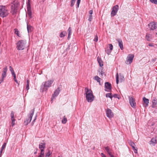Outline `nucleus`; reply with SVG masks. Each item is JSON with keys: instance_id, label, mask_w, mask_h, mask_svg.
Here are the masks:
<instances>
[{"instance_id": "1", "label": "nucleus", "mask_w": 157, "mask_h": 157, "mask_svg": "<svg viewBox=\"0 0 157 157\" xmlns=\"http://www.w3.org/2000/svg\"><path fill=\"white\" fill-rule=\"evenodd\" d=\"M86 99L89 102H92L94 99V97L92 90L86 87L85 89V94Z\"/></svg>"}, {"instance_id": "2", "label": "nucleus", "mask_w": 157, "mask_h": 157, "mask_svg": "<svg viewBox=\"0 0 157 157\" xmlns=\"http://www.w3.org/2000/svg\"><path fill=\"white\" fill-rule=\"evenodd\" d=\"M53 82V79H51L43 82L41 86L40 91L43 92L44 91L47 90L48 88L51 86Z\"/></svg>"}, {"instance_id": "3", "label": "nucleus", "mask_w": 157, "mask_h": 157, "mask_svg": "<svg viewBox=\"0 0 157 157\" xmlns=\"http://www.w3.org/2000/svg\"><path fill=\"white\" fill-rule=\"evenodd\" d=\"M27 42L25 40H21L17 43V48L19 50L24 49L27 47Z\"/></svg>"}, {"instance_id": "4", "label": "nucleus", "mask_w": 157, "mask_h": 157, "mask_svg": "<svg viewBox=\"0 0 157 157\" xmlns=\"http://www.w3.org/2000/svg\"><path fill=\"white\" fill-rule=\"evenodd\" d=\"M9 14V11L5 6H0V16L4 17Z\"/></svg>"}, {"instance_id": "5", "label": "nucleus", "mask_w": 157, "mask_h": 157, "mask_svg": "<svg viewBox=\"0 0 157 157\" xmlns=\"http://www.w3.org/2000/svg\"><path fill=\"white\" fill-rule=\"evenodd\" d=\"M34 112V109H32L30 112L29 114L28 115V117L26 119V120L24 121L25 125H27L30 123L32 120L33 115Z\"/></svg>"}, {"instance_id": "6", "label": "nucleus", "mask_w": 157, "mask_h": 157, "mask_svg": "<svg viewBox=\"0 0 157 157\" xmlns=\"http://www.w3.org/2000/svg\"><path fill=\"white\" fill-rule=\"evenodd\" d=\"M11 12L13 15L15 14L17 11V8L18 4L17 2H14L11 4Z\"/></svg>"}, {"instance_id": "7", "label": "nucleus", "mask_w": 157, "mask_h": 157, "mask_svg": "<svg viewBox=\"0 0 157 157\" xmlns=\"http://www.w3.org/2000/svg\"><path fill=\"white\" fill-rule=\"evenodd\" d=\"M27 14L26 16H28L29 17V18H32V12L31 10V7L30 4V0H28V2L27 3Z\"/></svg>"}, {"instance_id": "8", "label": "nucleus", "mask_w": 157, "mask_h": 157, "mask_svg": "<svg viewBox=\"0 0 157 157\" xmlns=\"http://www.w3.org/2000/svg\"><path fill=\"white\" fill-rule=\"evenodd\" d=\"M129 103L131 106L135 108L136 106V104L135 101V100L132 97H129Z\"/></svg>"}, {"instance_id": "9", "label": "nucleus", "mask_w": 157, "mask_h": 157, "mask_svg": "<svg viewBox=\"0 0 157 157\" xmlns=\"http://www.w3.org/2000/svg\"><path fill=\"white\" fill-rule=\"evenodd\" d=\"M119 9V6L117 5L114 6L112 8V10L111 12V16H114L117 12Z\"/></svg>"}, {"instance_id": "10", "label": "nucleus", "mask_w": 157, "mask_h": 157, "mask_svg": "<svg viewBox=\"0 0 157 157\" xmlns=\"http://www.w3.org/2000/svg\"><path fill=\"white\" fill-rule=\"evenodd\" d=\"M119 78L121 82L123 81L124 79V76L121 74H120L118 75V73H117L116 75V81L117 84L118 83Z\"/></svg>"}, {"instance_id": "11", "label": "nucleus", "mask_w": 157, "mask_h": 157, "mask_svg": "<svg viewBox=\"0 0 157 157\" xmlns=\"http://www.w3.org/2000/svg\"><path fill=\"white\" fill-rule=\"evenodd\" d=\"M148 26L150 28L151 30H153L155 29L157 27V23L152 22L148 24Z\"/></svg>"}, {"instance_id": "12", "label": "nucleus", "mask_w": 157, "mask_h": 157, "mask_svg": "<svg viewBox=\"0 0 157 157\" xmlns=\"http://www.w3.org/2000/svg\"><path fill=\"white\" fill-rule=\"evenodd\" d=\"M106 113L107 117L109 118H111L113 117V113L110 109H107L106 111Z\"/></svg>"}, {"instance_id": "13", "label": "nucleus", "mask_w": 157, "mask_h": 157, "mask_svg": "<svg viewBox=\"0 0 157 157\" xmlns=\"http://www.w3.org/2000/svg\"><path fill=\"white\" fill-rule=\"evenodd\" d=\"M105 91H110L111 89V84L109 82H106L105 83Z\"/></svg>"}, {"instance_id": "14", "label": "nucleus", "mask_w": 157, "mask_h": 157, "mask_svg": "<svg viewBox=\"0 0 157 157\" xmlns=\"http://www.w3.org/2000/svg\"><path fill=\"white\" fill-rule=\"evenodd\" d=\"M129 144L132 147L134 152L135 153H137V148L136 147V145L135 143L133 142L130 141L129 143Z\"/></svg>"}, {"instance_id": "15", "label": "nucleus", "mask_w": 157, "mask_h": 157, "mask_svg": "<svg viewBox=\"0 0 157 157\" xmlns=\"http://www.w3.org/2000/svg\"><path fill=\"white\" fill-rule=\"evenodd\" d=\"M134 56L133 54H130L128 55V64H131L132 62Z\"/></svg>"}, {"instance_id": "16", "label": "nucleus", "mask_w": 157, "mask_h": 157, "mask_svg": "<svg viewBox=\"0 0 157 157\" xmlns=\"http://www.w3.org/2000/svg\"><path fill=\"white\" fill-rule=\"evenodd\" d=\"M117 41L118 42L119 46L121 50H122L124 48L122 41L121 39H117Z\"/></svg>"}, {"instance_id": "17", "label": "nucleus", "mask_w": 157, "mask_h": 157, "mask_svg": "<svg viewBox=\"0 0 157 157\" xmlns=\"http://www.w3.org/2000/svg\"><path fill=\"white\" fill-rule=\"evenodd\" d=\"M7 71V67H6L3 68L2 74V78H4L6 76V73Z\"/></svg>"}, {"instance_id": "18", "label": "nucleus", "mask_w": 157, "mask_h": 157, "mask_svg": "<svg viewBox=\"0 0 157 157\" xmlns=\"http://www.w3.org/2000/svg\"><path fill=\"white\" fill-rule=\"evenodd\" d=\"M76 0H72L71 1V6L72 7L74 5V4ZM81 0H77V7L78 8L79 6V5L80 2Z\"/></svg>"}, {"instance_id": "19", "label": "nucleus", "mask_w": 157, "mask_h": 157, "mask_svg": "<svg viewBox=\"0 0 157 157\" xmlns=\"http://www.w3.org/2000/svg\"><path fill=\"white\" fill-rule=\"evenodd\" d=\"M46 143L43 141L39 145V148L41 150L44 149L45 147Z\"/></svg>"}, {"instance_id": "20", "label": "nucleus", "mask_w": 157, "mask_h": 157, "mask_svg": "<svg viewBox=\"0 0 157 157\" xmlns=\"http://www.w3.org/2000/svg\"><path fill=\"white\" fill-rule=\"evenodd\" d=\"M156 143V140L155 138H152L150 142V144H152V146H155Z\"/></svg>"}, {"instance_id": "21", "label": "nucleus", "mask_w": 157, "mask_h": 157, "mask_svg": "<svg viewBox=\"0 0 157 157\" xmlns=\"http://www.w3.org/2000/svg\"><path fill=\"white\" fill-rule=\"evenodd\" d=\"M60 91V90L59 89V88H58L54 92V94L53 95V97H56L59 94Z\"/></svg>"}, {"instance_id": "22", "label": "nucleus", "mask_w": 157, "mask_h": 157, "mask_svg": "<svg viewBox=\"0 0 157 157\" xmlns=\"http://www.w3.org/2000/svg\"><path fill=\"white\" fill-rule=\"evenodd\" d=\"M146 39L148 41H151L152 39V35L149 34H147L146 36Z\"/></svg>"}, {"instance_id": "23", "label": "nucleus", "mask_w": 157, "mask_h": 157, "mask_svg": "<svg viewBox=\"0 0 157 157\" xmlns=\"http://www.w3.org/2000/svg\"><path fill=\"white\" fill-rule=\"evenodd\" d=\"M27 29L28 33H29L31 32L33 29V27L30 25L28 24V22L27 23Z\"/></svg>"}, {"instance_id": "24", "label": "nucleus", "mask_w": 157, "mask_h": 157, "mask_svg": "<svg viewBox=\"0 0 157 157\" xmlns=\"http://www.w3.org/2000/svg\"><path fill=\"white\" fill-rule=\"evenodd\" d=\"M143 100L144 103L146 105V106H147L149 103V99H148L146 98L145 97H144L143 98Z\"/></svg>"}, {"instance_id": "25", "label": "nucleus", "mask_w": 157, "mask_h": 157, "mask_svg": "<svg viewBox=\"0 0 157 157\" xmlns=\"http://www.w3.org/2000/svg\"><path fill=\"white\" fill-rule=\"evenodd\" d=\"M97 60L101 67H102L103 66V62L101 58L98 57L97 58Z\"/></svg>"}, {"instance_id": "26", "label": "nucleus", "mask_w": 157, "mask_h": 157, "mask_svg": "<svg viewBox=\"0 0 157 157\" xmlns=\"http://www.w3.org/2000/svg\"><path fill=\"white\" fill-rule=\"evenodd\" d=\"M94 79L99 83V85H101L100 82L101 79L100 78L97 76H96L94 77Z\"/></svg>"}, {"instance_id": "27", "label": "nucleus", "mask_w": 157, "mask_h": 157, "mask_svg": "<svg viewBox=\"0 0 157 157\" xmlns=\"http://www.w3.org/2000/svg\"><path fill=\"white\" fill-rule=\"evenodd\" d=\"M14 33L15 34L17 35L19 37H21L19 34V32L18 30L17 29H14Z\"/></svg>"}, {"instance_id": "28", "label": "nucleus", "mask_w": 157, "mask_h": 157, "mask_svg": "<svg viewBox=\"0 0 157 157\" xmlns=\"http://www.w3.org/2000/svg\"><path fill=\"white\" fill-rule=\"evenodd\" d=\"M27 84L26 86V89L27 90H28L29 89V79L27 80Z\"/></svg>"}, {"instance_id": "29", "label": "nucleus", "mask_w": 157, "mask_h": 157, "mask_svg": "<svg viewBox=\"0 0 157 157\" xmlns=\"http://www.w3.org/2000/svg\"><path fill=\"white\" fill-rule=\"evenodd\" d=\"M67 121V119L65 117V116H64L63 117V119L62 120V123L63 124H65L66 123Z\"/></svg>"}, {"instance_id": "30", "label": "nucleus", "mask_w": 157, "mask_h": 157, "mask_svg": "<svg viewBox=\"0 0 157 157\" xmlns=\"http://www.w3.org/2000/svg\"><path fill=\"white\" fill-rule=\"evenodd\" d=\"M68 35L67 38L69 39L70 38V36L71 34V27H69L68 30Z\"/></svg>"}, {"instance_id": "31", "label": "nucleus", "mask_w": 157, "mask_h": 157, "mask_svg": "<svg viewBox=\"0 0 157 157\" xmlns=\"http://www.w3.org/2000/svg\"><path fill=\"white\" fill-rule=\"evenodd\" d=\"M66 34V32H63L61 33L60 34V37H63Z\"/></svg>"}, {"instance_id": "32", "label": "nucleus", "mask_w": 157, "mask_h": 157, "mask_svg": "<svg viewBox=\"0 0 157 157\" xmlns=\"http://www.w3.org/2000/svg\"><path fill=\"white\" fill-rule=\"evenodd\" d=\"M52 154V152L49 150L48 152L46 153L45 155V157H49Z\"/></svg>"}, {"instance_id": "33", "label": "nucleus", "mask_w": 157, "mask_h": 157, "mask_svg": "<svg viewBox=\"0 0 157 157\" xmlns=\"http://www.w3.org/2000/svg\"><path fill=\"white\" fill-rule=\"evenodd\" d=\"M106 97L107 98L109 97L112 98V94L111 93H107L106 94Z\"/></svg>"}, {"instance_id": "34", "label": "nucleus", "mask_w": 157, "mask_h": 157, "mask_svg": "<svg viewBox=\"0 0 157 157\" xmlns=\"http://www.w3.org/2000/svg\"><path fill=\"white\" fill-rule=\"evenodd\" d=\"M40 155L42 156L43 157H44V149L41 150V152H40Z\"/></svg>"}, {"instance_id": "35", "label": "nucleus", "mask_w": 157, "mask_h": 157, "mask_svg": "<svg viewBox=\"0 0 157 157\" xmlns=\"http://www.w3.org/2000/svg\"><path fill=\"white\" fill-rule=\"evenodd\" d=\"M6 143H5L3 144V145L1 147V149H2V150H3L5 148L6 146Z\"/></svg>"}, {"instance_id": "36", "label": "nucleus", "mask_w": 157, "mask_h": 157, "mask_svg": "<svg viewBox=\"0 0 157 157\" xmlns=\"http://www.w3.org/2000/svg\"><path fill=\"white\" fill-rule=\"evenodd\" d=\"M10 116L11 118V120L13 119H14V113L13 111H12L10 114Z\"/></svg>"}, {"instance_id": "37", "label": "nucleus", "mask_w": 157, "mask_h": 157, "mask_svg": "<svg viewBox=\"0 0 157 157\" xmlns=\"http://www.w3.org/2000/svg\"><path fill=\"white\" fill-rule=\"evenodd\" d=\"M150 2L151 3H154L155 4H157V0H149Z\"/></svg>"}, {"instance_id": "38", "label": "nucleus", "mask_w": 157, "mask_h": 157, "mask_svg": "<svg viewBox=\"0 0 157 157\" xmlns=\"http://www.w3.org/2000/svg\"><path fill=\"white\" fill-rule=\"evenodd\" d=\"M92 20V15L90 14V15L89 16V18H88V21H91Z\"/></svg>"}, {"instance_id": "39", "label": "nucleus", "mask_w": 157, "mask_h": 157, "mask_svg": "<svg viewBox=\"0 0 157 157\" xmlns=\"http://www.w3.org/2000/svg\"><path fill=\"white\" fill-rule=\"evenodd\" d=\"M111 51L110 50H109V49H107V50H105V52H106V53L109 55V54H110V53L111 52Z\"/></svg>"}, {"instance_id": "40", "label": "nucleus", "mask_w": 157, "mask_h": 157, "mask_svg": "<svg viewBox=\"0 0 157 157\" xmlns=\"http://www.w3.org/2000/svg\"><path fill=\"white\" fill-rule=\"evenodd\" d=\"M15 119H13L11 120L12 121V126H13L15 124Z\"/></svg>"}, {"instance_id": "41", "label": "nucleus", "mask_w": 157, "mask_h": 157, "mask_svg": "<svg viewBox=\"0 0 157 157\" xmlns=\"http://www.w3.org/2000/svg\"><path fill=\"white\" fill-rule=\"evenodd\" d=\"M109 46L110 48V50L112 51L113 50V48L112 44H109Z\"/></svg>"}, {"instance_id": "42", "label": "nucleus", "mask_w": 157, "mask_h": 157, "mask_svg": "<svg viewBox=\"0 0 157 157\" xmlns=\"http://www.w3.org/2000/svg\"><path fill=\"white\" fill-rule=\"evenodd\" d=\"M152 103H153V105H155L157 104V101L156 100H154L152 101Z\"/></svg>"}, {"instance_id": "43", "label": "nucleus", "mask_w": 157, "mask_h": 157, "mask_svg": "<svg viewBox=\"0 0 157 157\" xmlns=\"http://www.w3.org/2000/svg\"><path fill=\"white\" fill-rule=\"evenodd\" d=\"M98 40V37L97 36H96L95 37L94 40L95 42H97Z\"/></svg>"}, {"instance_id": "44", "label": "nucleus", "mask_w": 157, "mask_h": 157, "mask_svg": "<svg viewBox=\"0 0 157 157\" xmlns=\"http://www.w3.org/2000/svg\"><path fill=\"white\" fill-rule=\"evenodd\" d=\"M11 73H12V75L13 76L14 78H16V75L14 71H13V72H12Z\"/></svg>"}, {"instance_id": "45", "label": "nucleus", "mask_w": 157, "mask_h": 157, "mask_svg": "<svg viewBox=\"0 0 157 157\" xmlns=\"http://www.w3.org/2000/svg\"><path fill=\"white\" fill-rule=\"evenodd\" d=\"M105 150H106L107 152H109V148L108 147H105Z\"/></svg>"}, {"instance_id": "46", "label": "nucleus", "mask_w": 157, "mask_h": 157, "mask_svg": "<svg viewBox=\"0 0 157 157\" xmlns=\"http://www.w3.org/2000/svg\"><path fill=\"white\" fill-rule=\"evenodd\" d=\"M108 153L110 157H114V156L112 155L110 151L108 152Z\"/></svg>"}, {"instance_id": "47", "label": "nucleus", "mask_w": 157, "mask_h": 157, "mask_svg": "<svg viewBox=\"0 0 157 157\" xmlns=\"http://www.w3.org/2000/svg\"><path fill=\"white\" fill-rule=\"evenodd\" d=\"M112 98L114 97L115 98H117V95L116 94H115L113 95H112Z\"/></svg>"}, {"instance_id": "48", "label": "nucleus", "mask_w": 157, "mask_h": 157, "mask_svg": "<svg viewBox=\"0 0 157 157\" xmlns=\"http://www.w3.org/2000/svg\"><path fill=\"white\" fill-rule=\"evenodd\" d=\"M10 71L11 72H13V71H14V70H13V68L11 66L10 67Z\"/></svg>"}, {"instance_id": "49", "label": "nucleus", "mask_w": 157, "mask_h": 157, "mask_svg": "<svg viewBox=\"0 0 157 157\" xmlns=\"http://www.w3.org/2000/svg\"><path fill=\"white\" fill-rule=\"evenodd\" d=\"M89 13L90 14L92 15V14L93 13V11L92 10H90V11H89Z\"/></svg>"}, {"instance_id": "50", "label": "nucleus", "mask_w": 157, "mask_h": 157, "mask_svg": "<svg viewBox=\"0 0 157 157\" xmlns=\"http://www.w3.org/2000/svg\"><path fill=\"white\" fill-rule=\"evenodd\" d=\"M14 81L17 83L18 84V85H19V83H18L17 81V80L16 79V78H14Z\"/></svg>"}, {"instance_id": "51", "label": "nucleus", "mask_w": 157, "mask_h": 157, "mask_svg": "<svg viewBox=\"0 0 157 157\" xmlns=\"http://www.w3.org/2000/svg\"><path fill=\"white\" fill-rule=\"evenodd\" d=\"M4 79V78H2L0 79V83H1L2 82H3Z\"/></svg>"}, {"instance_id": "52", "label": "nucleus", "mask_w": 157, "mask_h": 157, "mask_svg": "<svg viewBox=\"0 0 157 157\" xmlns=\"http://www.w3.org/2000/svg\"><path fill=\"white\" fill-rule=\"evenodd\" d=\"M148 46L151 47H154V45L152 43H150L148 44Z\"/></svg>"}, {"instance_id": "53", "label": "nucleus", "mask_w": 157, "mask_h": 157, "mask_svg": "<svg viewBox=\"0 0 157 157\" xmlns=\"http://www.w3.org/2000/svg\"><path fill=\"white\" fill-rule=\"evenodd\" d=\"M101 155L102 157H104L105 156V154L103 153H101Z\"/></svg>"}, {"instance_id": "54", "label": "nucleus", "mask_w": 157, "mask_h": 157, "mask_svg": "<svg viewBox=\"0 0 157 157\" xmlns=\"http://www.w3.org/2000/svg\"><path fill=\"white\" fill-rule=\"evenodd\" d=\"M104 74V72L102 71V69L101 71V76H103V74Z\"/></svg>"}, {"instance_id": "55", "label": "nucleus", "mask_w": 157, "mask_h": 157, "mask_svg": "<svg viewBox=\"0 0 157 157\" xmlns=\"http://www.w3.org/2000/svg\"><path fill=\"white\" fill-rule=\"evenodd\" d=\"M36 117H37V115H36L35 117V118H34V120L33 121V122H34L35 121V120H36Z\"/></svg>"}, {"instance_id": "56", "label": "nucleus", "mask_w": 157, "mask_h": 157, "mask_svg": "<svg viewBox=\"0 0 157 157\" xmlns=\"http://www.w3.org/2000/svg\"><path fill=\"white\" fill-rule=\"evenodd\" d=\"M2 151H3V150H2V149H1V151H0V154L1 155H2Z\"/></svg>"}, {"instance_id": "57", "label": "nucleus", "mask_w": 157, "mask_h": 157, "mask_svg": "<svg viewBox=\"0 0 157 157\" xmlns=\"http://www.w3.org/2000/svg\"><path fill=\"white\" fill-rule=\"evenodd\" d=\"M98 73H99V74H100L101 75V71H98Z\"/></svg>"}, {"instance_id": "58", "label": "nucleus", "mask_w": 157, "mask_h": 157, "mask_svg": "<svg viewBox=\"0 0 157 157\" xmlns=\"http://www.w3.org/2000/svg\"><path fill=\"white\" fill-rule=\"evenodd\" d=\"M38 157H43L39 155Z\"/></svg>"}, {"instance_id": "59", "label": "nucleus", "mask_w": 157, "mask_h": 157, "mask_svg": "<svg viewBox=\"0 0 157 157\" xmlns=\"http://www.w3.org/2000/svg\"><path fill=\"white\" fill-rule=\"evenodd\" d=\"M36 153H37V152L36 151V152H35L34 153L35 154H36Z\"/></svg>"}, {"instance_id": "60", "label": "nucleus", "mask_w": 157, "mask_h": 157, "mask_svg": "<svg viewBox=\"0 0 157 157\" xmlns=\"http://www.w3.org/2000/svg\"><path fill=\"white\" fill-rule=\"evenodd\" d=\"M1 156H2V155H1V154H0V157H1Z\"/></svg>"}, {"instance_id": "61", "label": "nucleus", "mask_w": 157, "mask_h": 157, "mask_svg": "<svg viewBox=\"0 0 157 157\" xmlns=\"http://www.w3.org/2000/svg\"><path fill=\"white\" fill-rule=\"evenodd\" d=\"M156 34L157 35V33H156Z\"/></svg>"}, {"instance_id": "62", "label": "nucleus", "mask_w": 157, "mask_h": 157, "mask_svg": "<svg viewBox=\"0 0 157 157\" xmlns=\"http://www.w3.org/2000/svg\"><path fill=\"white\" fill-rule=\"evenodd\" d=\"M106 157V156H105V157Z\"/></svg>"}, {"instance_id": "63", "label": "nucleus", "mask_w": 157, "mask_h": 157, "mask_svg": "<svg viewBox=\"0 0 157 157\" xmlns=\"http://www.w3.org/2000/svg\"><path fill=\"white\" fill-rule=\"evenodd\" d=\"M58 157H60L59 156Z\"/></svg>"}]
</instances>
